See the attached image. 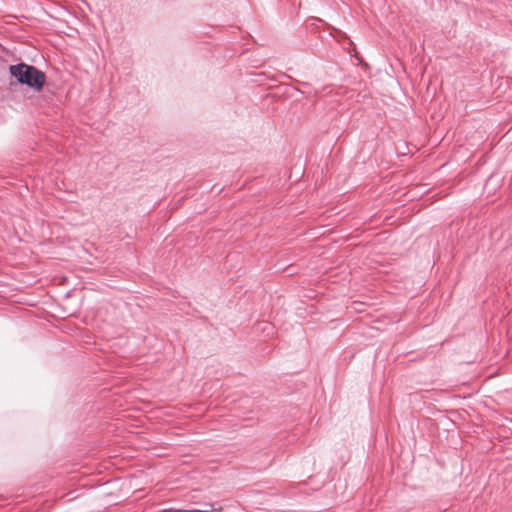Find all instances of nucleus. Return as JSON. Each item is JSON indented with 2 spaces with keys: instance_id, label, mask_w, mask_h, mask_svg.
I'll return each mask as SVG.
<instances>
[{
  "instance_id": "obj_2",
  "label": "nucleus",
  "mask_w": 512,
  "mask_h": 512,
  "mask_svg": "<svg viewBox=\"0 0 512 512\" xmlns=\"http://www.w3.org/2000/svg\"><path fill=\"white\" fill-rule=\"evenodd\" d=\"M213 508L212 504H205L204 509L202 510H195L196 512H210V510Z\"/></svg>"
},
{
  "instance_id": "obj_1",
  "label": "nucleus",
  "mask_w": 512,
  "mask_h": 512,
  "mask_svg": "<svg viewBox=\"0 0 512 512\" xmlns=\"http://www.w3.org/2000/svg\"><path fill=\"white\" fill-rule=\"evenodd\" d=\"M9 73L18 84L27 86L36 92L41 91L46 82V74L43 71L24 62L10 65Z\"/></svg>"
}]
</instances>
